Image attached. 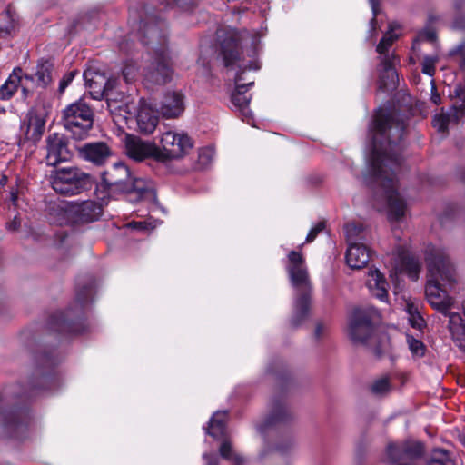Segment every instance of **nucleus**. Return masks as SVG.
<instances>
[{
    "instance_id": "43",
    "label": "nucleus",
    "mask_w": 465,
    "mask_h": 465,
    "mask_svg": "<svg viewBox=\"0 0 465 465\" xmlns=\"http://www.w3.org/2000/svg\"><path fill=\"white\" fill-rule=\"evenodd\" d=\"M77 74V71H70L66 73L64 77L61 79L59 83V88L58 91L60 94H63L66 87L72 83L74 80L75 74Z\"/></svg>"
},
{
    "instance_id": "19",
    "label": "nucleus",
    "mask_w": 465,
    "mask_h": 465,
    "mask_svg": "<svg viewBox=\"0 0 465 465\" xmlns=\"http://www.w3.org/2000/svg\"><path fill=\"white\" fill-rule=\"evenodd\" d=\"M102 212V205L95 201L71 202L73 223H88L97 221Z\"/></svg>"
},
{
    "instance_id": "49",
    "label": "nucleus",
    "mask_w": 465,
    "mask_h": 465,
    "mask_svg": "<svg viewBox=\"0 0 465 465\" xmlns=\"http://www.w3.org/2000/svg\"><path fill=\"white\" fill-rule=\"evenodd\" d=\"M203 459L207 465H218V457L213 453H204Z\"/></svg>"
},
{
    "instance_id": "20",
    "label": "nucleus",
    "mask_w": 465,
    "mask_h": 465,
    "mask_svg": "<svg viewBox=\"0 0 465 465\" xmlns=\"http://www.w3.org/2000/svg\"><path fill=\"white\" fill-rule=\"evenodd\" d=\"M379 86L382 90L394 89L398 84L396 65L400 63L397 55L379 56Z\"/></svg>"
},
{
    "instance_id": "31",
    "label": "nucleus",
    "mask_w": 465,
    "mask_h": 465,
    "mask_svg": "<svg viewBox=\"0 0 465 465\" xmlns=\"http://www.w3.org/2000/svg\"><path fill=\"white\" fill-rule=\"evenodd\" d=\"M45 121L36 114H30L27 117L25 136L33 142L38 141L45 131Z\"/></svg>"
},
{
    "instance_id": "36",
    "label": "nucleus",
    "mask_w": 465,
    "mask_h": 465,
    "mask_svg": "<svg viewBox=\"0 0 465 465\" xmlns=\"http://www.w3.org/2000/svg\"><path fill=\"white\" fill-rule=\"evenodd\" d=\"M427 465H455L450 454L443 450H437Z\"/></svg>"
},
{
    "instance_id": "60",
    "label": "nucleus",
    "mask_w": 465,
    "mask_h": 465,
    "mask_svg": "<svg viewBox=\"0 0 465 465\" xmlns=\"http://www.w3.org/2000/svg\"><path fill=\"white\" fill-rule=\"evenodd\" d=\"M23 92L25 94L27 92L26 88H23Z\"/></svg>"
},
{
    "instance_id": "26",
    "label": "nucleus",
    "mask_w": 465,
    "mask_h": 465,
    "mask_svg": "<svg viewBox=\"0 0 465 465\" xmlns=\"http://www.w3.org/2000/svg\"><path fill=\"white\" fill-rule=\"evenodd\" d=\"M158 110L165 118L178 117L184 110L183 94L175 91L166 92L159 104Z\"/></svg>"
},
{
    "instance_id": "22",
    "label": "nucleus",
    "mask_w": 465,
    "mask_h": 465,
    "mask_svg": "<svg viewBox=\"0 0 465 465\" xmlns=\"http://www.w3.org/2000/svg\"><path fill=\"white\" fill-rule=\"evenodd\" d=\"M84 78L85 84L90 88V94L94 99L104 98L107 91H109L114 84H117L116 79H108L104 74L93 70L84 71Z\"/></svg>"
},
{
    "instance_id": "27",
    "label": "nucleus",
    "mask_w": 465,
    "mask_h": 465,
    "mask_svg": "<svg viewBox=\"0 0 465 465\" xmlns=\"http://www.w3.org/2000/svg\"><path fill=\"white\" fill-rule=\"evenodd\" d=\"M50 324L53 329L61 333L81 334L87 329L83 320L70 321L63 312L53 315Z\"/></svg>"
},
{
    "instance_id": "14",
    "label": "nucleus",
    "mask_w": 465,
    "mask_h": 465,
    "mask_svg": "<svg viewBox=\"0 0 465 465\" xmlns=\"http://www.w3.org/2000/svg\"><path fill=\"white\" fill-rule=\"evenodd\" d=\"M104 98H105L107 110L112 115L122 117L124 120L133 119L136 104L133 102L130 95L116 90V84H114L107 91Z\"/></svg>"
},
{
    "instance_id": "11",
    "label": "nucleus",
    "mask_w": 465,
    "mask_h": 465,
    "mask_svg": "<svg viewBox=\"0 0 465 465\" xmlns=\"http://www.w3.org/2000/svg\"><path fill=\"white\" fill-rule=\"evenodd\" d=\"M192 147L193 142L186 134L165 132L161 136L160 146L157 147L156 160L165 162L181 159L189 153Z\"/></svg>"
},
{
    "instance_id": "45",
    "label": "nucleus",
    "mask_w": 465,
    "mask_h": 465,
    "mask_svg": "<svg viewBox=\"0 0 465 465\" xmlns=\"http://www.w3.org/2000/svg\"><path fill=\"white\" fill-rule=\"evenodd\" d=\"M370 5L371 6L373 16L370 21V32L375 31V26L377 23V15H378V6H379V0H369Z\"/></svg>"
},
{
    "instance_id": "42",
    "label": "nucleus",
    "mask_w": 465,
    "mask_h": 465,
    "mask_svg": "<svg viewBox=\"0 0 465 465\" xmlns=\"http://www.w3.org/2000/svg\"><path fill=\"white\" fill-rule=\"evenodd\" d=\"M137 68L134 64H126L122 70V75L126 83H131L135 79Z\"/></svg>"
},
{
    "instance_id": "13",
    "label": "nucleus",
    "mask_w": 465,
    "mask_h": 465,
    "mask_svg": "<svg viewBox=\"0 0 465 465\" xmlns=\"http://www.w3.org/2000/svg\"><path fill=\"white\" fill-rule=\"evenodd\" d=\"M387 453L395 465H417L424 454V446L420 441L407 440L390 444Z\"/></svg>"
},
{
    "instance_id": "48",
    "label": "nucleus",
    "mask_w": 465,
    "mask_h": 465,
    "mask_svg": "<svg viewBox=\"0 0 465 465\" xmlns=\"http://www.w3.org/2000/svg\"><path fill=\"white\" fill-rule=\"evenodd\" d=\"M452 27L455 29H465V16L459 15L452 24Z\"/></svg>"
},
{
    "instance_id": "58",
    "label": "nucleus",
    "mask_w": 465,
    "mask_h": 465,
    "mask_svg": "<svg viewBox=\"0 0 465 465\" xmlns=\"http://www.w3.org/2000/svg\"><path fill=\"white\" fill-rule=\"evenodd\" d=\"M374 353L378 356L381 355V349L379 347H375L374 348Z\"/></svg>"
},
{
    "instance_id": "12",
    "label": "nucleus",
    "mask_w": 465,
    "mask_h": 465,
    "mask_svg": "<svg viewBox=\"0 0 465 465\" xmlns=\"http://www.w3.org/2000/svg\"><path fill=\"white\" fill-rule=\"evenodd\" d=\"M165 4L160 9H156L151 4L141 5L138 7H131L129 10V23L134 24V25H138L142 18H145V9L148 7H153V14L155 15L154 21H151L148 24L149 29H154L157 25L159 20H163L166 23L165 18L163 16V11L167 7L177 6L181 10L190 11L193 7H195L198 4V0H164ZM167 26V24H165Z\"/></svg>"
},
{
    "instance_id": "47",
    "label": "nucleus",
    "mask_w": 465,
    "mask_h": 465,
    "mask_svg": "<svg viewBox=\"0 0 465 465\" xmlns=\"http://www.w3.org/2000/svg\"><path fill=\"white\" fill-rule=\"evenodd\" d=\"M455 96L458 98L460 104L459 105H462L463 110L465 111V85L459 84L454 89ZM455 105H458L457 104Z\"/></svg>"
},
{
    "instance_id": "29",
    "label": "nucleus",
    "mask_w": 465,
    "mask_h": 465,
    "mask_svg": "<svg viewBox=\"0 0 465 465\" xmlns=\"http://www.w3.org/2000/svg\"><path fill=\"white\" fill-rule=\"evenodd\" d=\"M367 285L373 296L381 301L387 299L388 282L379 270L374 269L369 272Z\"/></svg>"
},
{
    "instance_id": "16",
    "label": "nucleus",
    "mask_w": 465,
    "mask_h": 465,
    "mask_svg": "<svg viewBox=\"0 0 465 465\" xmlns=\"http://www.w3.org/2000/svg\"><path fill=\"white\" fill-rule=\"evenodd\" d=\"M29 424L28 414L20 409H8L0 412V426L9 437H19Z\"/></svg>"
},
{
    "instance_id": "10",
    "label": "nucleus",
    "mask_w": 465,
    "mask_h": 465,
    "mask_svg": "<svg viewBox=\"0 0 465 465\" xmlns=\"http://www.w3.org/2000/svg\"><path fill=\"white\" fill-rule=\"evenodd\" d=\"M349 247L346 252L347 264L352 269L365 267L371 258V252L366 242L370 231L361 224L349 223L344 227Z\"/></svg>"
},
{
    "instance_id": "37",
    "label": "nucleus",
    "mask_w": 465,
    "mask_h": 465,
    "mask_svg": "<svg viewBox=\"0 0 465 465\" xmlns=\"http://www.w3.org/2000/svg\"><path fill=\"white\" fill-rule=\"evenodd\" d=\"M407 343L411 352L414 357L420 358L424 356L426 347L420 340L416 339L413 336L407 335Z\"/></svg>"
},
{
    "instance_id": "46",
    "label": "nucleus",
    "mask_w": 465,
    "mask_h": 465,
    "mask_svg": "<svg viewBox=\"0 0 465 465\" xmlns=\"http://www.w3.org/2000/svg\"><path fill=\"white\" fill-rule=\"evenodd\" d=\"M214 155V152L212 148H203L199 153V160L202 163L207 164L210 163Z\"/></svg>"
},
{
    "instance_id": "28",
    "label": "nucleus",
    "mask_w": 465,
    "mask_h": 465,
    "mask_svg": "<svg viewBox=\"0 0 465 465\" xmlns=\"http://www.w3.org/2000/svg\"><path fill=\"white\" fill-rule=\"evenodd\" d=\"M463 115L464 110L462 105H453L446 113L442 112L434 116L432 120L433 127L439 132L444 133L448 130L450 124L458 123Z\"/></svg>"
},
{
    "instance_id": "35",
    "label": "nucleus",
    "mask_w": 465,
    "mask_h": 465,
    "mask_svg": "<svg viewBox=\"0 0 465 465\" xmlns=\"http://www.w3.org/2000/svg\"><path fill=\"white\" fill-rule=\"evenodd\" d=\"M397 39L398 35L393 33L391 28V30L383 35L376 47L379 56L395 55L393 53L391 54L389 49Z\"/></svg>"
},
{
    "instance_id": "61",
    "label": "nucleus",
    "mask_w": 465,
    "mask_h": 465,
    "mask_svg": "<svg viewBox=\"0 0 465 465\" xmlns=\"http://www.w3.org/2000/svg\"><path fill=\"white\" fill-rule=\"evenodd\" d=\"M0 465H9V464H7V463H0Z\"/></svg>"
},
{
    "instance_id": "9",
    "label": "nucleus",
    "mask_w": 465,
    "mask_h": 465,
    "mask_svg": "<svg viewBox=\"0 0 465 465\" xmlns=\"http://www.w3.org/2000/svg\"><path fill=\"white\" fill-rule=\"evenodd\" d=\"M93 178L77 167L59 168L50 176L52 188L64 195H77L92 187Z\"/></svg>"
},
{
    "instance_id": "55",
    "label": "nucleus",
    "mask_w": 465,
    "mask_h": 465,
    "mask_svg": "<svg viewBox=\"0 0 465 465\" xmlns=\"http://www.w3.org/2000/svg\"><path fill=\"white\" fill-rule=\"evenodd\" d=\"M464 48H465V45L461 44L459 46H457L455 49L451 50L450 52V54L454 55V54H457L458 53H461V52H463Z\"/></svg>"
},
{
    "instance_id": "1",
    "label": "nucleus",
    "mask_w": 465,
    "mask_h": 465,
    "mask_svg": "<svg viewBox=\"0 0 465 465\" xmlns=\"http://www.w3.org/2000/svg\"><path fill=\"white\" fill-rule=\"evenodd\" d=\"M405 128L403 115L391 108H379L369 127L372 142L369 173L382 190L391 221H399L406 213V203L398 193L397 179L402 163L400 142Z\"/></svg>"
},
{
    "instance_id": "7",
    "label": "nucleus",
    "mask_w": 465,
    "mask_h": 465,
    "mask_svg": "<svg viewBox=\"0 0 465 465\" xmlns=\"http://www.w3.org/2000/svg\"><path fill=\"white\" fill-rule=\"evenodd\" d=\"M94 115L91 105L85 97H82L63 110V125L73 139L82 141L89 137L94 125Z\"/></svg>"
},
{
    "instance_id": "41",
    "label": "nucleus",
    "mask_w": 465,
    "mask_h": 465,
    "mask_svg": "<svg viewBox=\"0 0 465 465\" xmlns=\"http://www.w3.org/2000/svg\"><path fill=\"white\" fill-rule=\"evenodd\" d=\"M411 309L412 308H409V313H410L409 322L411 327H413L419 331H421L423 329V327H425V325H426L425 321L417 312L415 313H413L411 312Z\"/></svg>"
},
{
    "instance_id": "25",
    "label": "nucleus",
    "mask_w": 465,
    "mask_h": 465,
    "mask_svg": "<svg viewBox=\"0 0 465 465\" xmlns=\"http://www.w3.org/2000/svg\"><path fill=\"white\" fill-rule=\"evenodd\" d=\"M46 216L50 223L65 225L73 223L71 203L64 201H51L45 208Z\"/></svg>"
},
{
    "instance_id": "15",
    "label": "nucleus",
    "mask_w": 465,
    "mask_h": 465,
    "mask_svg": "<svg viewBox=\"0 0 465 465\" xmlns=\"http://www.w3.org/2000/svg\"><path fill=\"white\" fill-rule=\"evenodd\" d=\"M293 418V414L288 408L282 398L272 400L268 415L257 425V430L265 434L269 430L282 424H286Z\"/></svg>"
},
{
    "instance_id": "21",
    "label": "nucleus",
    "mask_w": 465,
    "mask_h": 465,
    "mask_svg": "<svg viewBox=\"0 0 465 465\" xmlns=\"http://www.w3.org/2000/svg\"><path fill=\"white\" fill-rule=\"evenodd\" d=\"M78 155L95 165H103L112 155V150L104 142L86 143L77 147Z\"/></svg>"
},
{
    "instance_id": "59",
    "label": "nucleus",
    "mask_w": 465,
    "mask_h": 465,
    "mask_svg": "<svg viewBox=\"0 0 465 465\" xmlns=\"http://www.w3.org/2000/svg\"><path fill=\"white\" fill-rule=\"evenodd\" d=\"M11 199L13 202L16 200V194L15 193H11Z\"/></svg>"
},
{
    "instance_id": "33",
    "label": "nucleus",
    "mask_w": 465,
    "mask_h": 465,
    "mask_svg": "<svg viewBox=\"0 0 465 465\" xmlns=\"http://www.w3.org/2000/svg\"><path fill=\"white\" fill-rule=\"evenodd\" d=\"M226 411H216L210 419L206 433L214 439L223 437L226 430Z\"/></svg>"
},
{
    "instance_id": "38",
    "label": "nucleus",
    "mask_w": 465,
    "mask_h": 465,
    "mask_svg": "<svg viewBox=\"0 0 465 465\" xmlns=\"http://www.w3.org/2000/svg\"><path fill=\"white\" fill-rule=\"evenodd\" d=\"M438 56L427 55L423 58L421 63V72L429 76H433L436 72V63L438 62Z\"/></svg>"
},
{
    "instance_id": "30",
    "label": "nucleus",
    "mask_w": 465,
    "mask_h": 465,
    "mask_svg": "<svg viewBox=\"0 0 465 465\" xmlns=\"http://www.w3.org/2000/svg\"><path fill=\"white\" fill-rule=\"evenodd\" d=\"M53 64L45 61L37 65L36 71L32 75L25 74V77L35 84L36 86L45 88L52 82Z\"/></svg>"
},
{
    "instance_id": "24",
    "label": "nucleus",
    "mask_w": 465,
    "mask_h": 465,
    "mask_svg": "<svg viewBox=\"0 0 465 465\" xmlns=\"http://www.w3.org/2000/svg\"><path fill=\"white\" fill-rule=\"evenodd\" d=\"M135 118L138 130L145 134H152L158 124L155 112L145 103L143 99L139 101L138 106L133 114Z\"/></svg>"
},
{
    "instance_id": "52",
    "label": "nucleus",
    "mask_w": 465,
    "mask_h": 465,
    "mask_svg": "<svg viewBox=\"0 0 465 465\" xmlns=\"http://www.w3.org/2000/svg\"><path fill=\"white\" fill-rule=\"evenodd\" d=\"M20 226V220L17 217H15L13 221L6 223V228L9 231H15Z\"/></svg>"
},
{
    "instance_id": "8",
    "label": "nucleus",
    "mask_w": 465,
    "mask_h": 465,
    "mask_svg": "<svg viewBox=\"0 0 465 465\" xmlns=\"http://www.w3.org/2000/svg\"><path fill=\"white\" fill-rule=\"evenodd\" d=\"M379 317V312L373 307L355 308L349 319L350 338L356 343L371 346L378 340L374 322Z\"/></svg>"
},
{
    "instance_id": "2",
    "label": "nucleus",
    "mask_w": 465,
    "mask_h": 465,
    "mask_svg": "<svg viewBox=\"0 0 465 465\" xmlns=\"http://www.w3.org/2000/svg\"><path fill=\"white\" fill-rule=\"evenodd\" d=\"M425 260L428 268L425 294L433 309L449 317V331L455 344L465 351V322L458 312H450L455 300L449 295L457 280L455 268L444 249L429 247Z\"/></svg>"
},
{
    "instance_id": "6",
    "label": "nucleus",
    "mask_w": 465,
    "mask_h": 465,
    "mask_svg": "<svg viewBox=\"0 0 465 465\" xmlns=\"http://www.w3.org/2000/svg\"><path fill=\"white\" fill-rule=\"evenodd\" d=\"M288 260L287 271L292 286L297 289V298L294 302L293 314L290 323L292 328H298L309 314L311 285L302 253L291 251Z\"/></svg>"
},
{
    "instance_id": "39",
    "label": "nucleus",
    "mask_w": 465,
    "mask_h": 465,
    "mask_svg": "<svg viewBox=\"0 0 465 465\" xmlns=\"http://www.w3.org/2000/svg\"><path fill=\"white\" fill-rule=\"evenodd\" d=\"M371 390L375 395H384L391 390L390 381L387 378L379 379L372 383Z\"/></svg>"
},
{
    "instance_id": "51",
    "label": "nucleus",
    "mask_w": 465,
    "mask_h": 465,
    "mask_svg": "<svg viewBox=\"0 0 465 465\" xmlns=\"http://www.w3.org/2000/svg\"><path fill=\"white\" fill-rule=\"evenodd\" d=\"M433 83V81L431 82ZM440 94H438L437 90H436V86L434 85V84H432V87H431V101L433 104H439L440 103Z\"/></svg>"
},
{
    "instance_id": "32",
    "label": "nucleus",
    "mask_w": 465,
    "mask_h": 465,
    "mask_svg": "<svg viewBox=\"0 0 465 465\" xmlns=\"http://www.w3.org/2000/svg\"><path fill=\"white\" fill-rule=\"evenodd\" d=\"M23 71L20 67L13 70L8 79L0 87V99L8 100L16 92L22 79Z\"/></svg>"
},
{
    "instance_id": "50",
    "label": "nucleus",
    "mask_w": 465,
    "mask_h": 465,
    "mask_svg": "<svg viewBox=\"0 0 465 465\" xmlns=\"http://www.w3.org/2000/svg\"><path fill=\"white\" fill-rule=\"evenodd\" d=\"M420 38L429 42H433L436 39V34L434 31H425L420 35Z\"/></svg>"
},
{
    "instance_id": "4",
    "label": "nucleus",
    "mask_w": 465,
    "mask_h": 465,
    "mask_svg": "<svg viewBox=\"0 0 465 465\" xmlns=\"http://www.w3.org/2000/svg\"><path fill=\"white\" fill-rule=\"evenodd\" d=\"M245 31L236 29H218L217 38L220 42V54L223 57L224 66L230 69H238L235 76V91L232 94V104L240 111L242 120L247 123L252 119V112L249 108L251 98L245 93L248 87L253 85L254 82L242 83L244 79L242 73L251 69L249 62L242 59V45L244 40Z\"/></svg>"
},
{
    "instance_id": "5",
    "label": "nucleus",
    "mask_w": 465,
    "mask_h": 465,
    "mask_svg": "<svg viewBox=\"0 0 465 465\" xmlns=\"http://www.w3.org/2000/svg\"><path fill=\"white\" fill-rule=\"evenodd\" d=\"M102 181L108 192L113 194H127L130 201L156 198L155 185L152 180L134 177L123 163L113 164L102 174Z\"/></svg>"
},
{
    "instance_id": "17",
    "label": "nucleus",
    "mask_w": 465,
    "mask_h": 465,
    "mask_svg": "<svg viewBox=\"0 0 465 465\" xmlns=\"http://www.w3.org/2000/svg\"><path fill=\"white\" fill-rule=\"evenodd\" d=\"M394 269L401 273H406L412 281H417L421 269L418 258L411 254L404 246H398L393 252Z\"/></svg>"
},
{
    "instance_id": "18",
    "label": "nucleus",
    "mask_w": 465,
    "mask_h": 465,
    "mask_svg": "<svg viewBox=\"0 0 465 465\" xmlns=\"http://www.w3.org/2000/svg\"><path fill=\"white\" fill-rule=\"evenodd\" d=\"M46 163L55 166L66 162L71 157L70 150L65 138L58 134H53L46 140Z\"/></svg>"
},
{
    "instance_id": "56",
    "label": "nucleus",
    "mask_w": 465,
    "mask_h": 465,
    "mask_svg": "<svg viewBox=\"0 0 465 465\" xmlns=\"http://www.w3.org/2000/svg\"><path fill=\"white\" fill-rule=\"evenodd\" d=\"M6 181H7L6 176H3V177L0 179V184H1V185H5V184L6 183Z\"/></svg>"
},
{
    "instance_id": "53",
    "label": "nucleus",
    "mask_w": 465,
    "mask_h": 465,
    "mask_svg": "<svg viewBox=\"0 0 465 465\" xmlns=\"http://www.w3.org/2000/svg\"><path fill=\"white\" fill-rule=\"evenodd\" d=\"M324 330H325V327L323 326L322 323H321V322L317 323L315 331H314L315 339L319 340L322 336Z\"/></svg>"
},
{
    "instance_id": "57",
    "label": "nucleus",
    "mask_w": 465,
    "mask_h": 465,
    "mask_svg": "<svg viewBox=\"0 0 465 465\" xmlns=\"http://www.w3.org/2000/svg\"><path fill=\"white\" fill-rule=\"evenodd\" d=\"M460 68L465 71V56L463 57L462 61L460 64Z\"/></svg>"
},
{
    "instance_id": "3",
    "label": "nucleus",
    "mask_w": 465,
    "mask_h": 465,
    "mask_svg": "<svg viewBox=\"0 0 465 465\" xmlns=\"http://www.w3.org/2000/svg\"><path fill=\"white\" fill-rule=\"evenodd\" d=\"M153 7L145 9V18H142L138 25L131 24L133 30L137 31L141 43L151 45L153 61L144 69L143 81L149 87L162 85L170 82L173 75V68L170 57L165 47L167 41L166 25L163 20H159L154 29H149L148 24L154 21L155 15L152 13Z\"/></svg>"
},
{
    "instance_id": "44",
    "label": "nucleus",
    "mask_w": 465,
    "mask_h": 465,
    "mask_svg": "<svg viewBox=\"0 0 465 465\" xmlns=\"http://www.w3.org/2000/svg\"><path fill=\"white\" fill-rule=\"evenodd\" d=\"M325 228V223L324 222H319L313 228H312L307 234L305 242L310 243L314 241V239L317 237V235L322 232Z\"/></svg>"
},
{
    "instance_id": "34",
    "label": "nucleus",
    "mask_w": 465,
    "mask_h": 465,
    "mask_svg": "<svg viewBox=\"0 0 465 465\" xmlns=\"http://www.w3.org/2000/svg\"><path fill=\"white\" fill-rule=\"evenodd\" d=\"M219 453L223 459L231 461L232 465H242L244 462L243 458L239 454L235 453L231 442L228 440H224L222 442L219 448Z\"/></svg>"
},
{
    "instance_id": "23",
    "label": "nucleus",
    "mask_w": 465,
    "mask_h": 465,
    "mask_svg": "<svg viewBox=\"0 0 465 465\" xmlns=\"http://www.w3.org/2000/svg\"><path fill=\"white\" fill-rule=\"evenodd\" d=\"M125 150L127 155L135 161H143L149 157L156 160L157 146L137 136H126Z\"/></svg>"
},
{
    "instance_id": "40",
    "label": "nucleus",
    "mask_w": 465,
    "mask_h": 465,
    "mask_svg": "<svg viewBox=\"0 0 465 465\" xmlns=\"http://www.w3.org/2000/svg\"><path fill=\"white\" fill-rule=\"evenodd\" d=\"M93 287L92 286H84L81 290L77 292L76 300L80 303L81 306L87 304L93 298Z\"/></svg>"
},
{
    "instance_id": "54",
    "label": "nucleus",
    "mask_w": 465,
    "mask_h": 465,
    "mask_svg": "<svg viewBox=\"0 0 465 465\" xmlns=\"http://www.w3.org/2000/svg\"><path fill=\"white\" fill-rule=\"evenodd\" d=\"M129 226L134 229H144L145 223L144 222H132L129 223Z\"/></svg>"
}]
</instances>
